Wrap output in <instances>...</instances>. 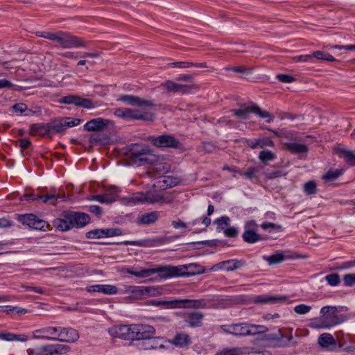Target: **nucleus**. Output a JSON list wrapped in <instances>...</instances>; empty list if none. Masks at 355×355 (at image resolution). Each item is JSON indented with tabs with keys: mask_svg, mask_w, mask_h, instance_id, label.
Returning <instances> with one entry per match:
<instances>
[{
	"mask_svg": "<svg viewBox=\"0 0 355 355\" xmlns=\"http://www.w3.org/2000/svg\"><path fill=\"white\" fill-rule=\"evenodd\" d=\"M51 137L55 134H62L66 130L63 119L49 123Z\"/></svg>",
	"mask_w": 355,
	"mask_h": 355,
	"instance_id": "obj_35",
	"label": "nucleus"
},
{
	"mask_svg": "<svg viewBox=\"0 0 355 355\" xmlns=\"http://www.w3.org/2000/svg\"><path fill=\"white\" fill-rule=\"evenodd\" d=\"M53 225L60 231H68L73 228L69 212L64 213L62 218H55L53 221Z\"/></svg>",
	"mask_w": 355,
	"mask_h": 355,
	"instance_id": "obj_29",
	"label": "nucleus"
},
{
	"mask_svg": "<svg viewBox=\"0 0 355 355\" xmlns=\"http://www.w3.org/2000/svg\"><path fill=\"white\" fill-rule=\"evenodd\" d=\"M338 309L336 306H326L320 309V315L324 320L331 328L343 322V320L338 315Z\"/></svg>",
	"mask_w": 355,
	"mask_h": 355,
	"instance_id": "obj_11",
	"label": "nucleus"
},
{
	"mask_svg": "<svg viewBox=\"0 0 355 355\" xmlns=\"http://www.w3.org/2000/svg\"><path fill=\"white\" fill-rule=\"evenodd\" d=\"M259 159L264 164L277 158L276 154L270 150H263L259 154Z\"/></svg>",
	"mask_w": 355,
	"mask_h": 355,
	"instance_id": "obj_39",
	"label": "nucleus"
},
{
	"mask_svg": "<svg viewBox=\"0 0 355 355\" xmlns=\"http://www.w3.org/2000/svg\"><path fill=\"white\" fill-rule=\"evenodd\" d=\"M163 182L166 187H173L178 184L179 180L176 178L168 175L164 178Z\"/></svg>",
	"mask_w": 355,
	"mask_h": 355,
	"instance_id": "obj_55",
	"label": "nucleus"
},
{
	"mask_svg": "<svg viewBox=\"0 0 355 355\" xmlns=\"http://www.w3.org/2000/svg\"><path fill=\"white\" fill-rule=\"evenodd\" d=\"M29 133L32 136L51 137L49 123L31 124L30 125Z\"/></svg>",
	"mask_w": 355,
	"mask_h": 355,
	"instance_id": "obj_23",
	"label": "nucleus"
},
{
	"mask_svg": "<svg viewBox=\"0 0 355 355\" xmlns=\"http://www.w3.org/2000/svg\"><path fill=\"white\" fill-rule=\"evenodd\" d=\"M159 216V213L158 211H152L143 214L139 218V223L144 225L153 224L157 220Z\"/></svg>",
	"mask_w": 355,
	"mask_h": 355,
	"instance_id": "obj_37",
	"label": "nucleus"
},
{
	"mask_svg": "<svg viewBox=\"0 0 355 355\" xmlns=\"http://www.w3.org/2000/svg\"><path fill=\"white\" fill-rule=\"evenodd\" d=\"M166 241V239L164 237H154L139 241H126L123 242V244L125 245H130L139 247L152 248L163 245Z\"/></svg>",
	"mask_w": 355,
	"mask_h": 355,
	"instance_id": "obj_15",
	"label": "nucleus"
},
{
	"mask_svg": "<svg viewBox=\"0 0 355 355\" xmlns=\"http://www.w3.org/2000/svg\"><path fill=\"white\" fill-rule=\"evenodd\" d=\"M164 342H166V340L163 337H155L153 336L144 341L139 342L138 347L144 350L166 349Z\"/></svg>",
	"mask_w": 355,
	"mask_h": 355,
	"instance_id": "obj_14",
	"label": "nucleus"
},
{
	"mask_svg": "<svg viewBox=\"0 0 355 355\" xmlns=\"http://www.w3.org/2000/svg\"><path fill=\"white\" fill-rule=\"evenodd\" d=\"M171 303L173 308L205 309L207 307L209 301L202 298L198 300L180 299L172 300Z\"/></svg>",
	"mask_w": 355,
	"mask_h": 355,
	"instance_id": "obj_9",
	"label": "nucleus"
},
{
	"mask_svg": "<svg viewBox=\"0 0 355 355\" xmlns=\"http://www.w3.org/2000/svg\"><path fill=\"white\" fill-rule=\"evenodd\" d=\"M344 284L347 286H353L355 285V273H350L344 275Z\"/></svg>",
	"mask_w": 355,
	"mask_h": 355,
	"instance_id": "obj_54",
	"label": "nucleus"
},
{
	"mask_svg": "<svg viewBox=\"0 0 355 355\" xmlns=\"http://www.w3.org/2000/svg\"><path fill=\"white\" fill-rule=\"evenodd\" d=\"M227 70H232L236 73H250V69L245 67L243 66L233 67V68H227Z\"/></svg>",
	"mask_w": 355,
	"mask_h": 355,
	"instance_id": "obj_64",
	"label": "nucleus"
},
{
	"mask_svg": "<svg viewBox=\"0 0 355 355\" xmlns=\"http://www.w3.org/2000/svg\"><path fill=\"white\" fill-rule=\"evenodd\" d=\"M128 325L114 326L109 329V334L115 338L126 340Z\"/></svg>",
	"mask_w": 355,
	"mask_h": 355,
	"instance_id": "obj_32",
	"label": "nucleus"
},
{
	"mask_svg": "<svg viewBox=\"0 0 355 355\" xmlns=\"http://www.w3.org/2000/svg\"><path fill=\"white\" fill-rule=\"evenodd\" d=\"M55 42V46L62 49H71L83 47L87 45V41L84 39L73 35L69 32L58 31L56 33Z\"/></svg>",
	"mask_w": 355,
	"mask_h": 355,
	"instance_id": "obj_2",
	"label": "nucleus"
},
{
	"mask_svg": "<svg viewBox=\"0 0 355 355\" xmlns=\"http://www.w3.org/2000/svg\"><path fill=\"white\" fill-rule=\"evenodd\" d=\"M162 85L170 92H175L182 94L189 93L192 88V86L178 84L172 80H167L163 83Z\"/></svg>",
	"mask_w": 355,
	"mask_h": 355,
	"instance_id": "obj_27",
	"label": "nucleus"
},
{
	"mask_svg": "<svg viewBox=\"0 0 355 355\" xmlns=\"http://www.w3.org/2000/svg\"><path fill=\"white\" fill-rule=\"evenodd\" d=\"M310 327L315 329H330V327L324 320L322 315H320V318L312 320V321L310 323Z\"/></svg>",
	"mask_w": 355,
	"mask_h": 355,
	"instance_id": "obj_42",
	"label": "nucleus"
},
{
	"mask_svg": "<svg viewBox=\"0 0 355 355\" xmlns=\"http://www.w3.org/2000/svg\"><path fill=\"white\" fill-rule=\"evenodd\" d=\"M103 238L120 236L122 234V230L120 228H107L103 229Z\"/></svg>",
	"mask_w": 355,
	"mask_h": 355,
	"instance_id": "obj_45",
	"label": "nucleus"
},
{
	"mask_svg": "<svg viewBox=\"0 0 355 355\" xmlns=\"http://www.w3.org/2000/svg\"><path fill=\"white\" fill-rule=\"evenodd\" d=\"M118 101L132 106L152 107L154 105L150 101L144 100L139 96L128 94L120 96L118 98Z\"/></svg>",
	"mask_w": 355,
	"mask_h": 355,
	"instance_id": "obj_17",
	"label": "nucleus"
},
{
	"mask_svg": "<svg viewBox=\"0 0 355 355\" xmlns=\"http://www.w3.org/2000/svg\"><path fill=\"white\" fill-rule=\"evenodd\" d=\"M162 198L153 193H135L129 197L123 198V204L128 206H134L144 203H155L162 200Z\"/></svg>",
	"mask_w": 355,
	"mask_h": 355,
	"instance_id": "obj_6",
	"label": "nucleus"
},
{
	"mask_svg": "<svg viewBox=\"0 0 355 355\" xmlns=\"http://www.w3.org/2000/svg\"><path fill=\"white\" fill-rule=\"evenodd\" d=\"M186 268L185 266H173L168 265L137 270H128V273L140 278L148 277L153 274L158 273L162 278L168 279L170 277H180V275L184 274Z\"/></svg>",
	"mask_w": 355,
	"mask_h": 355,
	"instance_id": "obj_1",
	"label": "nucleus"
},
{
	"mask_svg": "<svg viewBox=\"0 0 355 355\" xmlns=\"http://www.w3.org/2000/svg\"><path fill=\"white\" fill-rule=\"evenodd\" d=\"M257 225L253 220H250L245 223L244 228L245 231L242 237L248 243H254L261 240V236L256 232Z\"/></svg>",
	"mask_w": 355,
	"mask_h": 355,
	"instance_id": "obj_13",
	"label": "nucleus"
},
{
	"mask_svg": "<svg viewBox=\"0 0 355 355\" xmlns=\"http://www.w3.org/2000/svg\"><path fill=\"white\" fill-rule=\"evenodd\" d=\"M230 218L228 216H223L217 218L214 223L217 225L216 231L220 232L223 231L226 227L230 226Z\"/></svg>",
	"mask_w": 355,
	"mask_h": 355,
	"instance_id": "obj_41",
	"label": "nucleus"
},
{
	"mask_svg": "<svg viewBox=\"0 0 355 355\" xmlns=\"http://www.w3.org/2000/svg\"><path fill=\"white\" fill-rule=\"evenodd\" d=\"M118 191V189L114 188V190L112 192L100 195H93L88 199L89 200H96L101 203L110 204L116 200Z\"/></svg>",
	"mask_w": 355,
	"mask_h": 355,
	"instance_id": "obj_28",
	"label": "nucleus"
},
{
	"mask_svg": "<svg viewBox=\"0 0 355 355\" xmlns=\"http://www.w3.org/2000/svg\"><path fill=\"white\" fill-rule=\"evenodd\" d=\"M155 291V289L153 286H124L123 289L119 290V293L127 294L135 300L152 296Z\"/></svg>",
	"mask_w": 355,
	"mask_h": 355,
	"instance_id": "obj_4",
	"label": "nucleus"
},
{
	"mask_svg": "<svg viewBox=\"0 0 355 355\" xmlns=\"http://www.w3.org/2000/svg\"><path fill=\"white\" fill-rule=\"evenodd\" d=\"M179 266H185L187 268L184 270V274L180 276H192L197 274H202L205 272V269L202 266L196 263H189L184 265H179Z\"/></svg>",
	"mask_w": 355,
	"mask_h": 355,
	"instance_id": "obj_34",
	"label": "nucleus"
},
{
	"mask_svg": "<svg viewBox=\"0 0 355 355\" xmlns=\"http://www.w3.org/2000/svg\"><path fill=\"white\" fill-rule=\"evenodd\" d=\"M318 344L322 348L329 349L331 346L335 347L336 341L331 334L323 333L318 338Z\"/></svg>",
	"mask_w": 355,
	"mask_h": 355,
	"instance_id": "obj_33",
	"label": "nucleus"
},
{
	"mask_svg": "<svg viewBox=\"0 0 355 355\" xmlns=\"http://www.w3.org/2000/svg\"><path fill=\"white\" fill-rule=\"evenodd\" d=\"M339 153L343 155L345 162L352 166H355V153L345 148L339 149Z\"/></svg>",
	"mask_w": 355,
	"mask_h": 355,
	"instance_id": "obj_40",
	"label": "nucleus"
},
{
	"mask_svg": "<svg viewBox=\"0 0 355 355\" xmlns=\"http://www.w3.org/2000/svg\"><path fill=\"white\" fill-rule=\"evenodd\" d=\"M58 340L65 343H75L79 338V334L77 330L69 328L58 327Z\"/></svg>",
	"mask_w": 355,
	"mask_h": 355,
	"instance_id": "obj_16",
	"label": "nucleus"
},
{
	"mask_svg": "<svg viewBox=\"0 0 355 355\" xmlns=\"http://www.w3.org/2000/svg\"><path fill=\"white\" fill-rule=\"evenodd\" d=\"M343 174V170L336 169L334 171H329L323 176L322 179L326 182H331L336 180Z\"/></svg>",
	"mask_w": 355,
	"mask_h": 355,
	"instance_id": "obj_44",
	"label": "nucleus"
},
{
	"mask_svg": "<svg viewBox=\"0 0 355 355\" xmlns=\"http://www.w3.org/2000/svg\"><path fill=\"white\" fill-rule=\"evenodd\" d=\"M204 314L201 312L191 311L187 313L185 322L190 327H199L202 324Z\"/></svg>",
	"mask_w": 355,
	"mask_h": 355,
	"instance_id": "obj_30",
	"label": "nucleus"
},
{
	"mask_svg": "<svg viewBox=\"0 0 355 355\" xmlns=\"http://www.w3.org/2000/svg\"><path fill=\"white\" fill-rule=\"evenodd\" d=\"M263 260L266 261L270 265L279 263L284 261L285 256L282 252H277L269 256H263Z\"/></svg>",
	"mask_w": 355,
	"mask_h": 355,
	"instance_id": "obj_38",
	"label": "nucleus"
},
{
	"mask_svg": "<svg viewBox=\"0 0 355 355\" xmlns=\"http://www.w3.org/2000/svg\"><path fill=\"white\" fill-rule=\"evenodd\" d=\"M311 56L312 58H315L320 60H327L330 62L335 61V58L331 55L322 51H314L311 54Z\"/></svg>",
	"mask_w": 355,
	"mask_h": 355,
	"instance_id": "obj_43",
	"label": "nucleus"
},
{
	"mask_svg": "<svg viewBox=\"0 0 355 355\" xmlns=\"http://www.w3.org/2000/svg\"><path fill=\"white\" fill-rule=\"evenodd\" d=\"M311 309V306L301 304L294 307V311L297 314L303 315L309 313Z\"/></svg>",
	"mask_w": 355,
	"mask_h": 355,
	"instance_id": "obj_53",
	"label": "nucleus"
},
{
	"mask_svg": "<svg viewBox=\"0 0 355 355\" xmlns=\"http://www.w3.org/2000/svg\"><path fill=\"white\" fill-rule=\"evenodd\" d=\"M78 97H79L78 96L69 95V96L62 97L60 101L62 103L68 104V105L73 104L77 106Z\"/></svg>",
	"mask_w": 355,
	"mask_h": 355,
	"instance_id": "obj_51",
	"label": "nucleus"
},
{
	"mask_svg": "<svg viewBox=\"0 0 355 355\" xmlns=\"http://www.w3.org/2000/svg\"><path fill=\"white\" fill-rule=\"evenodd\" d=\"M148 140L155 146L158 148H177L180 146L179 141L174 137L169 135H163L158 137H148Z\"/></svg>",
	"mask_w": 355,
	"mask_h": 355,
	"instance_id": "obj_10",
	"label": "nucleus"
},
{
	"mask_svg": "<svg viewBox=\"0 0 355 355\" xmlns=\"http://www.w3.org/2000/svg\"><path fill=\"white\" fill-rule=\"evenodd\" d=\"M13 110L19 114H24V113L27 110V105L24 103H16L12 106Z\"/></svg>",
	"mask_w": 355,
	"mask_h": 355,
	"instance_id": "obj_58",
	"label": "nucleus"
},
{
	"mask_svg": "<svg viewBox=\"0 0 355 355\" xmlns=\"http://www.w3.org/2000/svg\"><path fill=\"white\" fill-rule=\"evenodd\" d=\"M169 342L173 345L181 348L189 346L191 343L189 336L184 332L177 334L173 340Z\"/></svg>",
	"mask_w": 355,
	"mask_h": 355,
	"instance_id": "obj_31",
	"label": "nucleus"
},
{
	"mask_svg": "<svg viewBox=\"0 0 355 355\" xmlns=\"http://www.w3.org/2000/svg\"><path fill=\"white\" fill-rule=\"evenodd\" d=\"M88 292H98L106 295H114L119 293V288L110 284H96L87 287Z\"/></svg>",
	"mask_w": 355,
	"mask_h": 355,
	"instance_id": "obj_25",
	"label": "nucleus"
},
{
	"mask_svg": "<svg viewBox=\"0 0 355 355\" xmlns=\"http://www.w3.org/2000/svg\"><path fill=\"white\" fill-rule=\"evenodd\" d=\"M284 146L287 150L295 154L305 153L307 151V146L306 145L297 142L286 143Z\"/></svg>",
	"mask_w": 355,
	"mask_h": 355,
	"instance_id": "obj_36",
	"label": "nucleus"
},
{
	"mask_svg": "<svg viewBox=\"0 0 355 355\" xmlns=\"http://www.w3.org/2000/svg\"><path fill=\"white\" fill-rule=\"evenodd\" d=\"M77 106L87 109L94 107V105L91 100L88 98H83L80 96L78 97Z\"/></svg>",
	"mask_w": 355,
	"mask_h": 355,
	"instance_id": "obj_50",
	"label": "nucleus"
},
{
	"mask_svg": "<svg viewBox=\"0 0 355 355\" xmlns=\"http://www.w3.org/2000/svg\"><path fill=\"white\" fill-rule=\"evenodd\" d=\"M258 144H259V147L261 148H264L266 147H273L275 145L272 139L268 137L259 139Z\"/></svg>",
	"mask_w": 355,
	"mask_h": 355,
	"instance_id": "obj_56",
	"label": "nucleus"
},
{
	"mask_svg": "<svg viewBox=\"0 0 355 355\" xmlns=\"http://www.w3.org/2000/svg\"><path fill=\"white\" fill-rule=\"evenodd\" d=\"M171 67L179 68H189L193 65V62H175L169 64Z\"/></svg>",
	"mask_w": 355,
	"mask_h": 355,
	"instance_id": "obj_59",
	"label": "nucleus"
},
{
	"mask_svg": "<svg viewBox=\"0 0 355 355\" xmlns=\"http://www.w3.org/2000/svg\"><path fill=\"white\" fill-rule=\"evenodd\" d=\"M73 227H83L87 225L90 221V217L88 214L83 212L68 211Z\"/></svg>",
	"mask_w": 355,
	"mask_h": 355,
	"instance_id": "obj_20",
	"label": "nucleus"
},
{
	"mask_svg": "<svg viewBox=\"0 0 355 355\" xmlns=\"http://www.w3.org/2000/svg\"><path fill=\"white\" fill-rule=\"evenodd\" d=\"M277 78L279 81L285 83H293L295 80V78L293 76L287 74H278L277 75Z\"/></svg>",
	"mask_w": 355,
	"mask_h": 355,
	"instance_id": "obj_57",
	"label": "nucleus"
},
{
	"mask_svg": "<svg viewBox=\"0 0 355 355\" xmlns=\"http://www.w3.org/2000/svg\"><path fill=\"white\" fill-rule=\"evenodd\" d=\"M68 345L62 344H46L27 349L28 355H64L69 352Z\"/></svg>",
	"mask_w": 355,
	"mask_h": 355,
	"instance_id": "obj_3",
	"label": "nucleus"
},
{
	"mask_svg": "<svg viewBox=\"0 0 355 355\" xmlns=\"http://www.w3.org/2000/svg\"><path fill=\"white\" fill-rule=\"evenodd\" d=\"M111 121L103 118H96L88 121L84 125V129L87 131H101L103 130Z\"/></svg>",
	"mask_w": 355,
	"mask_h": 355,
	"instance_id": "obj_21",
	"label": "nucleus"
},
{
	"mask_svg": "<svg viewBox=\"0 0 355 355\" xmlns=\"http://www.w3.org/2000/svg\"><path fill=\"white\" fill-rule=\"evenodd\" d=\"M243 265V261L238 259H230L221 261L214 265L211 270H223L225 271H233L241 268Z\"/></svg>",
	"mask_w": 355,
	"mask_h": 355,
	"instance_id": "obj_19",
	"label": "nucleus"
},
{
	"mask_svg": "<svg viewBox=\"0 0 355 355\" xmlns=\"http://www.w3.org/2000/svg\"><path fill=\"white\" fill-rule=\"evenodd\" d=\"M58 327H44L33 331V338L46 340H58Z\"/></svg>",
	"mask_w": 355,
	"mask_h": 355,
	"instance_id": "obj_12",
	"label": "nucleus"
},
{
	"mask_svg": "<svg viewBox=\"0 0 355 355\" xmlns=\"http://www.w3.org/2000/svg\"><path fill=\"white\" fill-rule=\"evenodd\" d=\"M66 129L78 125L80 123V119L71 117L62 118Z\"/></svg>",
	"mask_w": 355,
	"mask_h": 355,
	"instance_id": "obj_52",
	"label": "nucleus"
},
{
	"mask_svg": "<svg viewBox=\"0 0 355 355\" xmlns=\"http://www.w3.org/2000/svg\"><path fill=\"white\" fill-rule=\"evenodd\" d=\"M87 239H101L103 238V229H95L90 230L86 233Z\"/></svg>",
	"mask_w": 355,
	"mask_h": 355,
	"instance_id": "obj_47",
	"label": "nucleus"
},
{
	"mask_svg": "<svg viewBox=\"0 0 355 355\" xmlns=\"http://www.w3.org/2000/svg\"><path fill=\"white\" fill-rule=\"evenodd\" d=\"M232 334L236 336H245L257 334L256 331H252L250 328V324L247 323H239L231 324Z\"/></svg>",
	"mask_w": 355,
	"mask_h": 355,
	"instance_id": "obj_24",
	"label": "nucleus"
},
{
	"mask_svg": "<svg viewBox=\"0 0 355 355\" xmlns=\"http://www.w3.org/2000/svg\"><path fill=\"white\" fill-rule=\"evenodd\" d=\"M152 153L149 148L144 145L132 144L130 146V158L139 165L147 163L150 160Z\"/></svg>",
	"mask_w": 355,
	"mask_h": 355,
	"instance_id": "obj_5",
	"label": "nucleus"
},
{
	"mask_svg": "<svg viewBox=\"0 0 355 355\" xmlns=\"http://www.w3.org/2000/svg\"><path fill=\"white\" fill-rule=\"evenodd\" d=\"M38 35L40 37L52 40L55 42V37H56V33L53 32H47V31H43L38 33Z\"/></svg>",
	"mask_w": 355,
	"mask_h": 355,
	"instance_id": "obj_61",
	"label": "nucleus"
},
{
	"mask_svg": "<svg viewBox=\"0 0 355 355\" xmlns=\"http://www.w3.org/2000/svg\"><path fill=\"white\" fill-rule=\"evenodd\" d=\"M232 112L236 117L241 119H246L250 112H254L261 118H266L267 123H271L274 120V116L266 111H262L257 105H253L244 109L232 110Z\"/></svg>",
	"mask_w": 355,
	"mask_h": 355,
	"instance_id": "obj_7",
	"label": "nucleus"
},
{
	"mask_svg": "<svg viewBox=\"0 0 355 355\" xmlns=\"http://www.w3.org/2000/svg\"><path fill=\"white\" fill-rule=\"evenodd\" d=\"M258 168H249L245 172H239V173L242 175H245L248 178H252L255 173L258 172Z\"/></svg>",
	"mask_w": 355,
	"mask_h": 355,
	"instance_id": "obj_63",
	"label": "nucleus"
},
{
	"mask_svg": "<svg viewBox=\"0 0 355 355\" xmlns=\"http://www.w3.org/2000/svg\"><path fill=\"white\" fill-rule=\"evenodd\" d=\"M223 232L227 237H235L238 234V230L234 227H227Z\"/></svg>",
	"mask_w": 355,
	"mask_h": 355,
	"instance_id": "obj_60",
	"label": "nucleus"
},
{
	"mask_svg": "<svg viewBox=\"0 0 355 355\" xmlns=\"http://www.w3.org/2000/svg\"><path fill=\"white\" fill-rule=\"evenodd\" d=\"M137 327V324L128 325L126 340H136Z\"/></svg>",
	"mask_w": 355,
	"mask_h": 355,
	"instance_id": "obj_48",
	"label": "nucleus"
},
{
	"mask_svg": "<svg viewBox=\"0 0 355 355\" xmlns=\"http://www.w3.org/2000/svg\"><path fill=\"white\" fill-rule=\"evenodd\" d=\"M155 115L150 112H144L137 109L128 108L125 120H143L152 121Z\"/></svg>",
	"mask_w": 355,
	"mask_h": 355,
	"instance_id": "obj_18",
	"label": "nucleus"
},
{
	"mask_svg": "<svg viewBox=\"0 0 355 355\" xmlns=\"http://www.w3.org/2000/svg\"><path fill=\"white\" fill-rule=\"evenodd\" d=\"M127 110H128V108H122V107L116 108L114 110V114L116 116H117L119 118L125 119L126 114H127Z\"/></svg>",
	"mask_w": 355,
	"mask_h": 355,
	"instance_id": "obj_62",
	"label": "nucleus"
},
{
	"mask_svg": "<svg viewBox=\"0 0 355 355\" xmlns=\"http://www.w3.org/2000/svg\"><path fill=\"white\" fill-rule=\"evenodd\" d=\"M287 297L285 295H261L255 297L254 302L259 304H277L286 302Z\"/></svg>",
	"mask_w": 355,
	"mask_h": 355,
	"instance_id": "obj_26",
	"label": "nucleus"
},
{
	"mask_svg": "<svg viewBox=\"0 0 355 355\" xmlns=\"http://www.w3.org/2000/svg\"><path fill=\"white\" fill-rule=\"evenodd\" d=\"M325 279L329 285L333 286L338 285L340 282V276L336 273L327 275Z\"/></svg>",
	"mask_w": 355,
	"mask_h": 355,
	"instance_id": "obj_49",
	"label": "nucleus"
},
{
	"mask_svg": "<svg viewBox=\"0 0 355 355\" xmlns=\"http://www.w3.org/2000/svg\"><path fill=\"white\" fill-rule=\"evenodd\" d=\"M155 334V329L150 325L137 324L136 340L144 341Z\"/></svg>",
	"mask_w": 355,
	"mask_h": 355,
	"instance_id": "obj_22",
	"label": "nucleus"
},
{
	"mask_svg": "<svg viewBox=\"0 0 355 355\" xmlns=\"http://www.w3.org/2000/svg\"><path fill=\"white\" fill-rule=\"evenodd\" d=\"M17 218L21 224L41 231H46L49 226L46 221L32 214L19 215Z\"/></svg>",
	"mask_w": 355,
	"mask_h": 355,
	"instance_id": "obj_8",
	"label": "nucleus"
},
{
	"mask_svg": "<svg viewBox=\"0 0 355 355\" xmlns=\"http://www.w3.org/2000/svg\"><path fill=\"white\" fill-rule=\"evenodd\" d=\"M304 191L307 195H312L316 193V184L311 180L304 184Z\"/></svg>",
	"mask_w": 355,
	"mask_h": 355,
	"instance_id": "obj_46",
	"label": "nucleus"
}]
</instances>
